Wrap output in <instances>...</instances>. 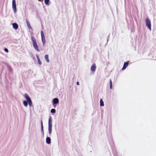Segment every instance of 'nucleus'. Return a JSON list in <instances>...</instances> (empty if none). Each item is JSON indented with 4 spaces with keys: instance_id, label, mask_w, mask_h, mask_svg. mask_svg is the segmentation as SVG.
Instances as JSON below:
<instances>
[{
    "instance_id": "nucleus-1",
    "label": "nucleus",
    "mask_w": 156,
    "mask_h": 156,
    "mask_svg": "<svg viewBox=\"0 0 156 156\" xmlns=\"http://www.w3.org/2000/svg\"><path fill=\"white\" fill-rule=\"evenodd\" d=\"M31 40L33 42V46L35 49L37 51H39V50L38 48V46L37 44L36 40L34 37H31Z\"/></svg>"
},
{
    "instance_id": "nucleus-2",
    "label": "nucleus",
    "mask_w": 156,
    "mask_h": 156,
    "mask_svg": "<svg viewBox=\"0 0 156 156\" xmlns=\"http://www.w3.org/2000/svg\"><path fill=\"white\" fill-rule=\"evenodd\" d=\"M52 119L50 117L48 120V132L49 134H51L52 132V122H51Z\"/></svg>"
},
{
    "instance_id": "nucleus-3",
    "label": "nucleus",
    "mask_w": 156,
    "mask_h": 156,
    "mask_svg": "<svg viewBox=\"0 0 156 156\" xmlns=\"http://www.w3.org/2000/svg\"><path fill=\"white\" fill-rule=\"evenodd\" d=\"M145 22L146 23V25L148 28L150 30H151V22L150 20L148 19L147 18L145 20Z\"/></svg>"
},
{
    "instance_id": "nucleus-4",
    "label": "nucleus",
    "mask_w": 156,
    "mask_h": 156,
    "mask_svg": "<svg viewBox=\"0 0 156 156\" xmlns=\"http://www.w3.org/2000/svg\"><path fill=\"white\" fill-rule=\"evenodd\" d=\"M15 0H12V7L15 13L16 12V4Z\"/></svg>"
},
{
    "instance_id": "nucleus-5",
    "label": "nucleus",
    "mask_w": 156,
    "mask_h": 156,
    "mask_svg": "<svg viewBox=\"0 0 156 156\" xmlns=\"http://www.w3.org/2000/svg\"><path fill=\"white\" fill-rule=\"evenodd\" d=\"M41 39L43 44H44L46 42L45 39V38L44 34L43 31H41Z\"/></svg>"
},
{
    "instance_id": "nucleus-6",
    "label": "nucleus",
    "mask_w": 156,
    "mask_h": 156,
    "mask_svg": "<svg viewBox=\"0 0 156 156\" xmlns=\"http://www.w3.org/2000/svg\"><path fill=\"white\" fill-rule=\"evenodd\" d=\"M129 61L124 62L122 70H124L126 69L128 66Z\"/></svg>"
},
{
    "instance_id": "nucleus-7",
    "label": "nucleus",
    "mask_w": 156,
    "mask_h": 156,
    "mask_svg": "<svg viewBox=\"0 0 156 156\" xmlns=\"http://www.w3.org/2000/svg\"><path fill=\"white\" fill-rule=\"evenodd\" d=\"M96 69V66L95 64L92 65L91 67V70L92 71L94 72Z\"/></svg>"
},
{
    "instance_id": "nucleus-8",
    "label": "nucleus",
    "mask_w": 156,
    "mask_h": 156,
    "mask_svg": "<svg viewBox=\"0 0 156 156\" xmlns=\"http://www.w3.org/2000/svg\"><path fill=\"white\" fill-rule=\"evenodd\" d=\"M58 102V99L57 98H55L53 99V104H57Z\"/></svg>"
},
{
    "instance_id": "nucleus-9",
    "label": "nucleus",
    "mask_w": 156,
    "mask_h": 156,
    "mask_svg": "<svg viewBox=\"0 0 156 156\" xmlns=\"http://www.w3.org/2000/svg\"><path fill=\"white\" fill-rule=\"evenodd\" d=\"M13 28L15 30H17L18 29V26L17 24L16 23H13L12 24Z\"/></svg>"
},
{
    "instance_id": "nucleus-10",
    "label": "nucleus",
    "mask_w": 156,
    "mask_h": 156,
    "mask_svg": "<svg viewBox=\"0 0 156 156\" xmlns=\"http://www.w3.org/2000/svg\"><path fill=\"white\" fill-rule=\"evenodd\" d=\"M24 97L26 99L27 101H29L31 100V99L30 97L27 94H24Z\"/></svg>"
},
{
    "instance_id": "nucleus-11",
    "label": "nucleus",
    "mask_w": 156,
    "mask_h": 156,
    "mask_svg": "<svg viewBox=\"0 0 156 156\" xmlns=\"http://www.w3.org/2000/svg\"><path fill=\"white\" fill-rule=\"evenodd\" d=\"M46 142L48 144H49L51 143V139L49 137H47L46 139Z\"/></svg>"
},
{
    "instance_id": "nucleus-12",
    "label": "nucleus",
    "mask_w": 156,
    "mask_h": 156,
    "mask_svg": "<svg viewBox=\"0 0 156 156\" xmlns=\"http://www.w3.org/2000/svg\"><path fill=\"white\" fill-rule=\"evenodd\" d=\"M46 60V61L48 62H49V60L48 58V55H45L44 56Z\"/></svg>"
},
{
    "instance_id": "nucleus-13",
    "label": "nucleus",
    "mask_w": 156,
    "mask_h": 156,
    "mask_svg": "<svg viewBox=\"0 0 156 156\" xmlns=\"http://www.w3.org/2000/svg\"><path fill=\"white\" fill-rule=\"evenodd\" d=\"M26 22H27V26H28V27L29 28L31 29V26L30 24V23L29 22V21L27 20H26Z\"/></svg>"
},
{
    "instance_id": "nucleus-14",
    "label": "nucleus",
    "mask_w": 156,
    "mask_h": 156,
    "mask_svg": "<svg viewBox=\"0 0 156 156\" xmlns=\"http://www.w3.org/2000/svg\"><path fill=\"white\" fill-rule=\"evenodd\" d=\"M100 105L101 106H104L103 101L101 99L100 100Z\"/></svg>"
},
{
    "instance_id": "nucleus-15",
    "label": "nucleus",
    "mask_w": 156,
    "mask_h": 156,
    "mask_svg": "<svg viewBox=\"0 0 156 156\" xmlns=\"http://www.w3.org/2000/svg\"><path fill=\"white\" fill-rule=\"evenodd\" d=\"M41 131L43 133H44L43 126V125L42 121V120L41 121Z\"/></svg>"
},
{
    "instance_id": "nucleus-16",
    "label": "nucleus",
    "mask_w": 156,
    "mask_h": 156,
    "mask_svg": "<svg viewBox=\"0 0 156 156\" xmlns=\"http://www.w3.org/2000/svg\"><path fill=\"white\" fill-rule=\"evenodd\" d=\"M23 104L25 106H27L28 105V102L26 101H23Z\"/></svg>"
},
{
    "instance_id": "nucleus-17",
    "label": "nucleus",
    "mask_w": 156,
    "mask_h": 156,
    "mask_svg": "<svg viewBox=\"0 0 156 156\" xmlns=\"http://www.w3.org/2000/svg\"><path fill=\"white\" fill-rule=\"evenodd\" d=\"M37 60H38V62L39 64L40 65H41L42 64V63H41L40 59H39V57H37Z\"/></svg>"
},
{
    "instance_id": "nucleus-18",
    "label": "nucleus",
    "mask_w": 156,
    "mask_h": 156,
    "mask_svg": "<svg viewBox=\"0 0 156 156\" xmlns=\"http://www.w3.org/2000/svg\"><path fill=\"white\" fill-rule=\"evenodd\" d=\"M49 2V0H44V3L46 5H48Z\"/></svg>"
},
{
    "instance_id": "nucleus-19",
    "label": "nucleus",
    "mask_w": 156,
    "mask_h": 156,
    "mask_svg": "<svg viewBox=\"0 0 156 156\" xmlns=\"http://www.w3.org/2000/svg\"><path fill=\"white\" fill-rule=\"evenodd\" d=\"M110 88L111 89L112 86V82L111 80L110 79Z\"/></svg>"
},
{
    "instance_id": "nucleus-20",
    "label": "nucleus",
    "mask_w": 156,
    "mask_h": 156,
    "mask_svg": "<svg viewBox=\"0 0 156 156\" xmlns=\"http://www.w3.org/2000/svg\"><path fill=\"white\" fill-rule=\"evenodd\" d=\"M28 101V102L29 103V105L30 106H31L32 104V102L31 100H30L29 101Z\"/></svg>"
},
{
    "instance_id": "nucleus-21",
    "label": "nucleus",
    "mask_w": 156,
    "mask_h": 156,
    "mask_svg": "<svg viewBox=\"0 0 156 156\" xmlns=\"http://www.w3.org/2000/svg\"><path fill=\"white\" fill-rule=\"evenodd\" d=\"M55 110L54 109H52L51 110V112L52 113H54L55 112Z\"/></svg>"
},
{
    "instance_id": "nucleus-22",
    "label": "nucleus",
    "mask_w": 156,
    "mask_h": 156,
    "mask_svg": "<svg viewBox=\"0 0 156 156\" xmlns=\"http://www.w3.org/2000/svg\"><path fill=\"white\" fill-rule=\"evenodd\" d=\"M5 51L6 52H8V50L7 48H5Z\"/></svg>"
},
{
    "instance_id": "nucleus-23",
    "label": "nucleus",
    "mask_w": 156,
    "mask_h": 156,
    "mask_svg": "<svg viewBox=\"0 0 156 156\" xmlns=\"http://www.w3.org/2000/svg\"><path fill=\"white\" fill-rule=\"evenodd\" d=\"M76 84H77L78 85H79V83L78 82H76Z\"/></svg>"
}]
</instances>
